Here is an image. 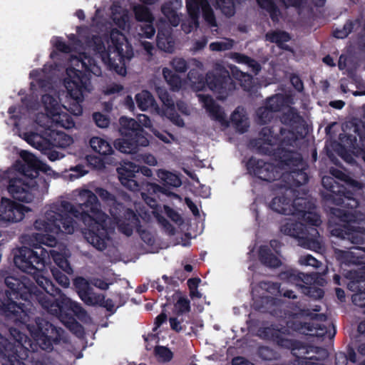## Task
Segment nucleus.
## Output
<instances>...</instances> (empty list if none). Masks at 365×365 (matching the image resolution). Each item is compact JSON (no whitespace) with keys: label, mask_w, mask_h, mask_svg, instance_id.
Segmentation results:
<instances>
[{"label":"nucleus","mask_w":365,"mask_h":365,"mask_svg":"<svg viewBox=\"0 0 365 365\" xmlns=\"http://www.w3.org/2000/svg\"><path fill=\"white\" fill-rule=\"evenodd\" d=\"M51 118L57 127L70 129L75 125L72 116L69 113L61 110H58V111L53 113Z\"/></svg>","instance_id":"obj_33"},{"label":"nucleus","mask_w":365,"mask_h":365,"mask_svg":"<svg viewBox=\"0 0 365 365\" xmlns=\"http://www.w3.org/2000/svg\"><path fill=\"white\" fill-rule=\"evenodd\" d=\"M357 137L362 145L365 144V125L363 123H351L349 131L344 130L339 136L341 145L351 150H358Z\"/></svg>","instance_id":"obj_17"},{"label":"nucleus","mask_w":365,"mask_h":365,"mask_svg":"<svg viewBox=\"0 0 365 365\" xmlns=\"http://www.w3.org/2000/svg\"><path fill=\"white\" fill-rule=\"evenodd\" d=\"M201 98L210 117L212 120L220 122L222 125H227L225 113L221 106L210 96H203Z\"/></svg>","instance_id":"obj_26"},{"label":"nucleus","mask_w":365,"mask_h":365,"mask_svg":"<svg viewBox=\"0 0 365 365\" xmlns=\"http://www.w3.org/2000/svg\"><path fill=\"white\" fill-rule=\"evenodd\" d=\"M118 175V179L120 183L127 189L131 191H139L143 198V187L146 183H150L145 179H140V174L145 177H151L153 172L150 168L136 165L134 163L128 161L124 162L123 165L116 168Z\"/></svg>","instance_id":"obj_8"},{"label":"nucleus","mask_w":365,"mask_h":365,"mask_svg":"<svg viewBox=\"0 0 365 365\" xmlns=\"http://www.w3.org/2000/svg\"><path fill=\"white\" fill-rule=\"evenodd\" d=\"M135 101L138 108L141 110H146L156 105L154 97L148 91H143L142 92L137 93L135 96Z\"/></svg>","instance_id":"obj_35"},{"label":"nucleus","mask_w":365,"mask_h":365,"mask_svg":"<svg viewBox=\"0 0 365 365\" xmlns=\"http://www.w3.org/2000/svg\"><path fill=\"white\" fill-rule=\"evenodd\" d=\"M287 235L295 238L298 245L304 248L314 251H318L321 249V242L318 238L319 233L317 230H284Z\"/></svg>","instance_id":"obj_21"},{"label":"nucleus","mask_w":365,"mask_h":365,"mask_svg":"<svg viewBox=\"0 0 365 365\" xmlns=\"http://www.w3.org/2000/svg\"><path fill=\"white\" fill-rule=\"evenodd\" d=\"M158 175L162 181V185L155 182L145 184L143 187L144 190L143 200H146L147 197L160 199V197L163 195L179 197L173 192V190L181 185L180 178L177 175L167 170H160Z\"/></svg>","instance_id":"obj_9"},{"label":"nucleus","mask_w":365,"mask_h":365,"mask_svg":"<svg viewBox=\"0 0 365 365\" xmlns=\"http://www.w3.org/2000/svg\"><path fill=\"white\" fill-rule=\"evenodd\" d=\"M161 11L172 26H177L179 24L180 19L171 1L164 3L161 6Z\"/></svg>","instance_id":"obj_41"},{"label":"nucleus","mask_w":365,"mask_h":365,"mask_svg":"<svg viewBox=\"0 0 365 365\" xmlns=\"http://www.w3.org/2000/svg\"><path fill=\"white\" fill-rule=\"evenodd\" d=\"M20 241L23 246L14 250V264L23 272L34 275L36 283L45 292L34 291L36 288L26 279L20 280L14 277H7L5 283L10 291L6 292V300L0 303V313L21 323H26L31 309L29 302L36 297L44 309L57 316L64 323L63 315L68 314L67 311H71L78 318L84 317L86 313L78 303L64 294H60L57 299H54L52 294L54 286L44 275L43 268L49 254L40 245L54 246L56 243L55 237L44 230V233L36 235H24Z\"/></svg>","instance_id":"obj_1"},{"label":"nucleus","mask_w":365,"mask_h":365,"mask_svg":"<svg viewBox=\"0 0 365 365\" xmlns=\"http://www.w3.org/2000/svg\"><path fill=\"white\" fill-rule=\"evenodd\" d=\"M115 226L117 228H142L139 215L131 208L115 200Z\"/></svg>","instance_id":"obj_18"},{"label":"nucleus","mask_w":365,"mask_h":365,"mask_svg":"<svg viewBox=\"0 0 365 365\" xmlns=\"http://www.w3.org/2000/svg\"><path fill=\"white\" fill-rule=\"evenodd\" d=\"M138 120L126 116L120 118L118 131L122 138L115 140V149L123 153L133 154L138 152L139 147L148 145L147 133L143 126L150 128L153 125L152 122L144 114L138 115Z\"/></svg>","instance_id":"obj_7"},{"label":"nucleus","mask_w":365,"mask_h":365,"mask_svg":"<svg viewBox=\"0 0 365 365\" xmlns=\"http://www.w3.org/2000/svg\"><path fill=\"white\" fill-rule=\"evenodd\" d=\"M190 309L189 301L184 297H179L174 306L175 312L178 314L188 312Z\"/></svg>","instance_id":"obj_52"},{"label":"nucleus","mask_w":365,"mask_h":365,"mask_svg":"<svg viewBox=\"0 0 365 365\" xmlns=\"http://www.w3.org/2000/svg\"><path fill=\"white\" fill-rule=\"evenodd\" d=\"M346 277L351 281L348 287L351 291H357L352 296V301L354 304L361 307H365V290L361 291L364 287L361 284L365 282V270H357L352 269L346 274Z\"/></svg>","instance_id":"obj_22"},{"label":"nucleus","mask_w":365,"mask_h":365,"mask_svg":"<svg viewBox=\"0 0 365 365\" xmlns=\"http://www.w3.org/2000/svg\"><path fill=\"white\" fill-rule=\"evenodd\" d=\"M341 261L346 264H356L363 262L359 261L358 258L355 257V253L353 251H344L341 253Z\"/></svg>","instance_id":"obj_56"},{"label":"nucleus","mask_w":365,"mask_h":365,"mask_svg":"<svg viewBox=\"0 0 365 365\" xmlns=\"http://www.w3.org/2000/svg\"><path fill=\"white\" fill-rule=\"evenodd\" d=\"M293 190L286 188V192L274 197L269 203V207L274 212L292 216L297 206H302L307 202L304 197L292 198Z\"/></svg>","instance_id":"obj_14"},{"label":"nucleus","mask_w":365,"mask_h":365,"mask_svg":"<svg viewBox=\"0 0 365 365\" xmlns=\"http://www.w3.org/2000/svg\"><path fill=\"white\" fill-rule=\"evenodd\" d=\"M89 144L93 150L101 155H107L113 153L110 145L99 137L91 138Z\"/></svg>","instance_id":"obj_34"},{"label":"nucleus","mask_w":365,"mask_h":365,"mask_svg":"<svg viewBox=\"0 0 365 365\" xmlns=\"http://www.w3.org/2000/svg\"><path fill=\"white\" fill-rule=\"evenodd\" d=\"M49 256L51 255L56 265L68 274H73V269L68 262L70 257V252L64 248L60 252L57 250H52L48 252Z\"/></svg>","instance_id":"obj_31"},{"label":"nucleus","mask_w":365,"mask_h":365,"mask_svg":"<svg viewBox=\"0 0 365 365\" xmlns=\"http://www.w3.org/2000/svg\"><path fill=\"white\" fill-rule=\"evenodd\" d=\"M115 56L118 57L119 64L115 63V73L125 76L127 73V65L133 57L134 53L131 44L125 36L123 41L120 42L118 35L121 33L115 29Z\"/></svg>","instance_id":"obj_16"},{"label":"nucleus","mask_w":365,"mask_h":365,"mask_svg":"<svg viewBox=\"0 0 365 365\" xmlns=\"http://www.w3.org/2000/svg\"><path fill=\"white\" fill-rule=\"evenodd\" d=\"M21 157L24 163L20 164L19 170L24 176L31 180L35 178L41 180V178H38L39 170H43L46 165L41 163L35 155L25 150L21 153Z\"/></svg>","instance_id":"obj_23"},{"label":"nucleus","mask_w":365,"mask_h":365,"mask_svg":"<svg viewBox=\"0 0 365 365\" xmlns=\"http://www.w3.org/2000/svg\"><path fill=\"white\" fill-rule=\"evenodd\" d=\"M69 170L72 172L70 175L71 178H78L88 173V171L84 169V165L81 164L71 167Z\"/></svg>","instance_id":"obj_59"},{"label":"nucleus","mask_w":365,"mask_h":365,"mask_svg":"<svg viewBox=\"0 0 365 365\" xmlns=\"http://www.w3.org/2000/svg\"><path fill=\"white\" fill-rule=\"evenodd\" d=\"M172 68L178 73H185L188 68L187 63L184 58H175L170 62Z\"/></svg>","instance_id":"obj_53"},{"label":"nucleus","mask_w":365,"mask_h":365,"mask_svg":"<svg viewBox=\"0 0 365 365\" xmlns=\"http://www.w3.org/2000/svg\"><path fill=\"white\" fill-rule=\"evenodd\" d=\"M25 180L14 178L9 180L7 190L16 200L23 202H31L34 198V191L38 189L39 181L37 179L25 178Z\"/></svg>","instance_id":"obj_11"},{"label":"nucleus","mask_w":365,"mask_h":365,"mask_svg":"<svg viewBox=\"0 0 365 365\" xmlns=\"http://www.w3.org/2000/svg\"><path fill=\"white\" fill-rule=\"evenodd\" d=\"M274 113L266 106L259 108L257 110V115L259 124L264 125L271 121L274 118Z\"/></svg>","instance_id":"obj_46"},{"label":"nucleus","mask_w":365,"mask_h":365,"mask_svg":"<svg viewBox=\"0 0 365 365\" xmlns=\"http://www.w3.org/2000/svg\"><path fill=\"white\" fill-rule=\"evenodd\" d=\"M74 286L78 290L81 299L88 305H94L99 300L89 290V284L86 279L83 277H77L73 282Z\"/></svg>","instance_id":"obj_27"},{"label":"nucleus","mask_w":365,"mask_h":365,"mask_svg":"<svg viewBox=\"0 0 365 365\" xmlns=\"http://www.w3.org/2000/svg\"><path fill=\"white\" fill-rule=\"evenodd\" d=\"M36 324H27L31 336L34 342L16 329L11 328L10 334L15 341L13 345L0 334V357L8 358L9 363L3 365H25L21 360L28 356V351H35L37 345L43 350H50L52 346L54 327L48 322L38 319Z\"/></svg>","instance_id":"obj_5"},{"label":"nucleus","mask_w":365,"mask_h":365,"mask_svg":"<svg viewBox=\"0 0 365 365\" xmlns=\"http://www.w3.org/2000/svg\"><path fill=\"white\" fill-rule=\"evenodd\" d=\"M41 136L43 142L56 148H66L73 142L72 137L69 135L51 128L46 129Z\"/></svg>","instance_id":"obj_24"},{"label":"nucleus","mask_w":365,"mask_h":365,"mask_svg":"<svg viewBox=\"0 0 365 365\" xmlns=\"http://www.w3.org/2000/svg\"><path fill=\"white\" fill-rule=\"evenodd\" d=\"M231 120L236 125V127L240 130V131L243 133L247 131V126L245 128H240L241 124L243 122L242 115L237 111L235 110L231 115Z\"/></svg>","instance_id":"obj_58"},{"label":"nucleus","mask_w":365,"mask_h":365,"mask_svg":"<svg viewBox=\"0 0 365 365\" xmlns=\"http://www.w3.org/2000/svg\"><path fill=\"white\" fill-rule=\"evenodd\" d=\"M155 34V29L151 23L140 27V35L147 38H151Z\"/></svg>","instance_id":"obj_60"},{"label":"nucleus","mask_w":365,"mask_h":365,"mask_svg":"<svg viewBox=\"0 0 365 365\" xmlns=\"http://www.w3.org/2000/svg\"><path fill=\"white\" fill-rule=\"evenodd\" d=\"M322 184L325 190L321 192V197L326 205H331L351 210L330 207L329 222L340 228H365V214L353 210L359 205L357 196L363 189L362 183L346 177L345 185H341L332 177L324 176L322 179Z\"/></svg>","instance_id":"obj_4"},{"label":"nucleus","mask_w":365,"mask_h":365,"mask_svg":"<svg viewBox=\"0 0 365 365\" xmlns=\"http://www.w3.org/2000/svg\"><path fill=\"white\" fill-rule=\"evenodd\" d=\"M155 354L161 361H168L173 358L172 352L165 346H158L155 348Z\"/></svg>","instance_id":"obj_54"},{"label":"nucleus","mask_w":365,"mask_h":365,"mask_svg":"<svg viewBox=\"0 0 365 365\" xmlns=\"http://www.w3.org/2000/svg\"><path fill=\"white\" fill-rule=\"evenodd\" d=\"M160 199H155L153 197H147L146 200H143L145 203L150 207L152 214L158 223L163 227V228H175L169 222L171 221L175 225H181L184 220L181 215L173 208L168 205H164L161 206L158 203Z\"/></svg>","instance_id":"obj_10"},{"label":"nucleus","mask_w":365,"mask_h":365,"mask_svg":"<svg viewBox=\"0 0 365 365\" xmlns=\"http://www.w3.org/2000/svg\"><path fill=\"white\" fill-rule=\"evenodd\" d=\"M169 118L176 125L183 127L185 125L184 120L175 111V108L172 110H168Z\"/></svg>","instance_id":"obj_61"},{"label":"nucleus","mask_w":365,"mask_h":365,"mask_svg":"<svg viewBox=\"0 0 365 365\" xmlns=\"http://www.w3.org/2000/svg\"><path fill=\"white\" fill-rule=\"evenodd\" d=\"M258 6L269 13L273 22L279 21L280 11L273 0H256Z\"/></svg>","instance_id":"obj_37"},{"label":"nucleus","mask_w":365,"mask_h":365,"mask_svg":"<svg viewBox=\"0 0 365 365\" xmlns=\"http://www.w3.org/2000/svg\"><path fill=\"white\" fill-rule=\"evenodd\" d=\"M108 218V215L101 210L97 195L84 189L79 192L76 207L68 201L53 204L35 220L34 228H78L76 220L87 228H113L107 227Z\"/></svg>","instance_id":"obj_2"},{"label":"nucleus","mask_w":365,"mask_h":365,"mask_svg":"<svg viewBox=\"0 0 365 365\" xmlns=\"http://www.w3.org/2000/svg\"><path fill=\"white\" fill-rule=\"evenodd\" d=\"M201 1H186V8L190 19L198 24Z\"/></svg>","instance_id":"obj_45"},{"label":"nucleus","mask_w":365,"mask_h":365,"mask_svg":"<svg viewBox=\"0 0 365 365\" xmlns=\"http://www.w3.org/2000/svg\"><path fill=\"white\" fill-rule=\"evenodd\" d=\"M289 131L282 126H265L259 133V138L251 140V145L262 155L272 156L282 168L289 170L281 173L280 178L288 190L306 184L309 176L307 165L300 153L285 149L284 145H292V139L282 138Z\"/></svg>","instance_id":"obj_3"},{"label":"nucleus","mask_w":365,"mask_h":365,"mask_svg":"<svg viewBox=\"0 0 365 365\" xmlns=\"http://www.w3.org/2000/svg\"><path fill=\"white\" fill-rule=\"evenodd\" d=\"M202 16L205 21L210 27L217 26L214 11L209 5H206L202 7Z\"/></svg>","instance_id":"obj_49"},{"label":"nucleus","mask_w":365,"mask_h":365,"mask_svg":"<svg viewBox=\"0 0 365 365\" xmlns=\"http://www.w3.org/2000/svg\"><path fill=\"white\" fill-rule=\"evenodd\" d=\"M187 78L193 83L197 82L204 83L203 76L195 69H191L187 73Z\"/></svg>","instance_id":"obj_64"},{"label":"nucleus","mask_w":365,"mask_h":365,"mask_svg":"<svg viewBox=\"0 0 365 365\" xmlns=\"http://www.w3.org/2000/svg\"><path fill=\"white\" fill-rule=\"evenodd\" d=\"M52 274L56 282L63 287H68L70 284L69 279L57 269H51Z\"/></svg>","instance_id":"obj_55"},{"label":"nucleus","mask_w":365,"mask_h":365,"mask_svg":"<svg viewBox=\"0 0 365 365\" xmlns=\"http://www.w3.org/2000/svg\"><path fill=\"white\" fill-rule=\"evenodd\" d=\"M106 230H85L83 232L88 242L99 250L106 247L107 238Z\"/></svg>","instance_id":"obj_29"},{"label":"nucleus","mask_w":365,"mask_h":365,"mask_svg":"<svg viewBox=\"0 0 365 365\" xmlns=\"http://www.w3.org/2000/svg\"><path fill=\"white\" fill-rule=\"evenodd\" d=\"M96 192L103 201L107 202L108 200H114V195L104 188L97 187L96 189Z\"/></svg>","instance_id":"obj_62"},{"label":"nucleus","mask_w":365,"mask_h":365,"mask_svg":"<svg viewBox=\"0 0 365 365\" xmlns=\"http://www.w3.org/2000/svg\"><path fill=\"white\" fill-rule=\"evenodd\" d=\"M93 61V59L88 58L89 64L88 65L85 60L76 57L71 62L77 68L70 66L66 70L67 76L64 79V86L71 102L68 108L66 106L64 108L75 115H80L83 113L81 103L84 100V94L91 90L90 88L91 73L96 76L101 73V69L98 67H97L98 73L92 71L91 66Z\"/></svg>","instance_id":"obj_6"},{"label":"nucleus","mask_w":365,"mask_h":365,"mask_svg":"<svg viewBox=\"0 0 365 365\" xmlns=\"http://www.w3.org/2000/svg\"><path fill=\"white\" fill-rule=\"evenodd\" d=\"M159 98L168 110H172L175 107L174 101L165 90L159 89L158 91Z\"/></svg>","instance_id":"obj_51"},{"label":"nucleus","mask_w":365,"mask_h":365,"mask_svg":"<svg viewBox=\"0 0 365 365\" xmlns=\"http://www.w3.org/2000/svg\"><path fill=\"white\" fill-rule=\"evenodd\" d=\"M93 120L96 125L101 128H107L110 124V118L100 112L93 113Z\"/></svg>","instance_id":"obj_50"},{"label":"nucleus","mask_w":365,"mask_h":365,"mask_svg":"<svg viewBox=\"0 0 365 365\" xmlns=\"http://www.w3.org/2000/svg\"><path fill=\"white\" fill-rule=\"evenodd\" d=\"M289 327L304 334L316 335L317 336H323L325 334V327L322 325L315 324L314 322H304L299 321L294 318V321L287 322Z\"/></svg>","instance_id":"obj_25"},{"label":"nucleus","mask_w":365,"mask_h":365,"mask_svg":"<svg viewBox=\"0 0 365 365\" xmlns=\"http://www.w3.org/2000/svg\"><path fill=\"white\" fill-rule=\"evenodd\" d=\"M133 12L138 21L152 23L153 17L150 9L146 6L138 4L133 7Z\"/></svg>","instance_id":"obj_42"},{"label":"nucleus","mask_w":365,"mask_h":365,"mask_svg":"<svg viewBox=\"0 0 365 365\" xmlns=\"http://www.w3.org/2000/svg\"><path fill=\"white\" fill-rule=\"evenodd\" d=\"M266 39L272 43H275L279 48L285 51H291V48L284 43L291 39L289 34L284 31H274L266 34Z\"/></svg>","instance_id":"obj_32"},{"label":"nucleus","mask_w":365,"mask_h":365,"mask_svg":"<svg viewBox=\"0 0 365 365\" xmlns=\"http://www.w3.org/2000/svg\"><path fill=\"white\" fill-rule=\"evenodd\" d=\"M234 41L232 39H227L226 41L212 42L209 47L212 51H224L230 50L233 47Z\"/></svg>","instance_id":"obj_48"},{"label":"nucleus","mask_w":365,"mask_h":365,"mask_svg":"<svg viewBox=\"0 0 365 365\" xmlns=\"http://www.w3.org/2000/svg\"><path fill=\"white\" fill-rule=\"evenodd\" d=\"M208 88L217 93V98L225 99L235 89V83L227 71L220 73L208 72L205 78Z\"/></svg>","instance_id":"obj_13"},{"label":"nucleus","mask_w":365,"mask_h":365,"mask_svg":"<svg viewBox=\"0 0 365 365\" xmlns=\"http://www.w3.org/2000/svg\"><path fill=\"white\" fill-rule=\"evenodd\" d=\"M247 173L261 180L272 182L280 178L279 168L274 164L255 157H251L246 163Z\"/></svg>","instance_id":"obj_12"},{"label":"nucleus","mask_w":365,"mask_h":365,"mask_svg":"<svg viewBox=\"0 0 365 365\" xmlns=\"http://www.w3.org/2000/svg\"><path fill=\"white\" fill-rule=\"evenodd\" d=\"M156 45L160 50L165 52L172 53L174 51L175 41L170 29H158Z\"/></svg>","instance_id":"obj_28"},{"label":"nucleus","mask_w":365,"mask_h":365,"mask_svg":"<svg viewBox=\"0 0 365 365\" xmlns=\"http://www.w3.org/2000/svg\"><path fill=\"white\" fill-rule=\"evenodd\" d=\"M24 139L34 148L38 149L41 153L46 155L49 160L55 161L63 158L65 155L54 149L55 147L43 142L41 135L30 132L24 134Z\"/></svg>","instance_id":"obj_20"},{"label":"nucleus","mask_w":365,"mask_h":365,"mask_svg":"<svg viewBox=\"0 0 365 365\" xmlns=\"http://www.w3.org/2000/svg\"><path fill=\"white\" fill-rule=\"evenodd\" d=\"M259 257L262 262L267 266L277 267L280 264V260L266 246L260 247Z\"/></svg>","instance_id":"obj_39"},{"label":"nucleus","mask_w":365,"mask_h":365,"mask_svg":"<svg viewBox=\"0 0 365 365\" xmlns=\"http://www.w3.org/2000/svg\"><path fill=\"white\" fill-rule=\"evenodd\" d=\"M299 263L302 265L312 266L314 267H318L319 262L310 255L301 256L299 259Z\"/></svg>","instance_id":"obj_57"},{"label":"nucleus","mask_w":365,"mask_h":365,"mask_svg":"<svg viewBox=\"0 0 365 365\" xmlns=\"http://www.w3.org/2000/svg\"><path fill=\"white\" fill-rule=\"evenodd\" d=\"M302 121V118L294 107H289V108L282 113L281 116V122L287 125L294 126L299 124Z\"/></svg>","instance_id":"obj_36"},{"label":"nucleus","mask_w":365,"mask_h":365,"mask_svg":"<svg viewBox=\"0 0 365 365\" xmlns=\"http://www.w3.org/2000/svg\"><path fill=\"white\" fill-rule=\"evenodd\" d=\"M142 240L148 245H152L154 243V237L148 230H137Z\"/></svg>","instance_id":"obj_63"},{"label":"nucleus","mask_w":365,"mask_h":365,"mask_svg":"<svg viewBox=\"0 0 365 365\" xmlns=\"http://www.w3.org/2000/svg\"><path fill=\"white\" fill-rule=\"evenodd\" d=\"M163 76L172 91H178L180 89L182 80L179 75L168 68H164L163 69Z\"/></svg>","instance_id":"obj_38"},{"label":"nucleus","mask_w":365,"mask_h":365,"mask_svg":"<svg viewBox=\"0 0 365 365\" xmlns=\"http://www.w3.org/2000/svg\"><path fill=\"white\" fill-rule=\"evenodd\" d=\"M216 2L225 16H232L235 14V6L232 0H216Z\"/></svg>","instance_id":"obj_47"},{"label":"nucleus","mask_w":365,"mask_h":365,"mask_svg":"<svg viewBox=\"0 0 365 365\" xmlns=\"http://www.w3.org/2000/svg\"><path fill=\"white\" fill-rule=\"evenodd\" d=\"M279 292L278 284L269 282H262L257 287L253 289L252 294L254 299H268L271 297V296L277 295Z\"/></svg>","instance_id":"obj_30"},{"label":"nucleus","mask_w":365,"mask_h":365,"mask_svg":"<svg viewBox=\"0 0 365 365\" xmlns=\"http://www.w3.org/2000/svg\"><path fill=\"white\" fill-rule=\"evenodd\" d=\"M41 102L45 107V110L51 115L58 111V110H61L56 99L49 94L43 95Z\"/></svg>","instance_id":"obj_43"},{"label":"nucleus","mask_w":365,"mask_h":365,"mask_svg":"<svg viewBox=\"0 0 365 365\" xmlns=\"http://www.w3.org/2000/svg\"><path fill=\"white\" fill-rule=\"evenodd\" d=\"M285 103L286 99L282 94H275L266 100L264 106L274 113L280 111Z\"/></svg>","instance_id":"obj_40"},{"label":"nucleus","mask_w":365,"mask_h":365,"mask_svg":"<svg viewBox=\"0 0 365 365\" xmlns=\"http://www.w3.org/2000/svg\"><path fill=\"white\" fill-rule=\"evenodd\" d=\"M109 45L108 50L106 48L103 38L98 35H93L87 40L86 43L88 47L92 48L96 53H98L103 61L108 60V66L110 70L114 69V61L110 57L111 49L114 46V28L110 27L109 31Z\"/></svg>","instance_id":"obj_19"},{"label":"nucleus","mask_w":365,"mask_h":365,"mask_svg":"<svg viewBox=\"0 0 365 365\" xmlns=\"http://www.w3.org/2000/svg\"><path fill=\"white\" fill-rule=\"evenodd\" d=\"M264 337L276 341L277 344L281 346H287V341L284 340L282 336V333L279 330H275L274 328L267 327L264 330Z\"/></svg>","instance_id":"obj_44"},{"label":"nucleus","mask_w":365,"mask_h":365,"mask_svg":"<svg viewBox=\"0 0 365 365\" xmlns=\"http://www.w3.org/2000/svg\"><path fill=\"white\" fill-rule=\"evenodd\" d=\"M309 201L302 206H297L296 210L292 212V217L294 222L286 223L280 228H307V226L319 227L322 223L321 216L315 212L307 211Z\"/></svg>","instance_id":"obj_15"}]
</instances>
